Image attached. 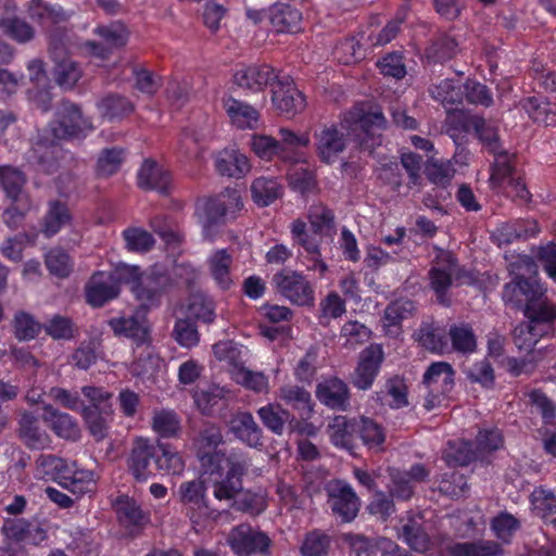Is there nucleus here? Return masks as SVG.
<instances>
[{"instance_id":"obj_18","label":"nucleus","mask_w":556,"mask_h":556,"mask_svg":"<svg viewBox=\"0 0 556 556\" xmlns=\"http://www.w3.org/2000/svg\"><path fill=\"white\" fill-rule=\"evenodd\" d=\"M27 11L29 18L41 26L47 33L60 28L59 26L66 23L70 18V15L62 7L42 0H31Z\"/></svg>"},{"instance_id":"obj_7","label":"nucleus","mask_w":556,"mask_h":556,"mask_svg":"<svg viewBox=\"0 0 556 556\" xmlns=\"http://www.w3.org/2000/svg\"><path fill=\"white\" fill-rule=\"evenodd\" d=\"M276 291L299 306H313L315 291L307 278L295 270L285 268L273 276Z\"/></svg>"},{"instance_id":"obj_37","label":"nucleus","mask_w":556,"mask_h":556,"mask_svg":"<svg viewBox=\"0 0 556 556\" xmlns=\"http://www.w3.org/2000/svg\"><path fill=\"white\" fill-rule=\"evenodd\" d=\"M407 395V386L400 376L389 378L383 388L376 392L377 401L381 404H387L393 409L406 407L408 405Z\"/></svg>"},{"instance_id":"obj_44","label":"nucleus","mask_w":556,"mask_h":556,"mask_svg":"<svg viewBox=\"0 0 556 556\" xmlns=\"http://www.w3.org/2000/svg\"><path fill=\"white\" fill-rule=\"evenodd\" d=\"M282 186L276 178L258 177L251 186L253 201L258 206H268L282 195Z\"/></svg>"},{"instance_id":"obj_48","label":"nucleus","mask_w":556,"mask_h":556,"mask_svg":"<svg viewBox=\"0 0 556 556\" xmlns=\"http://www.w3.org/2000/svg\"><path fill=\"white\" fill-rule=\"evenodd\" d=\"M187 312L190 318L212 324L216 318L215 302L204 293H192L188 299Z\"/></svg>"},{"instance_id":"obj_11","label":"nucleus","mask_w":556,"mask_h":556,"mask_svg":"<svg viewBox=\"0 0 556 556\" xmlns=\"http://www.w3.org/2000/svg\"><path fill=\"white\" fill-rule=\"evenodd\" d=\"M384 361V352L380 344L372 343L358 355L357 365L351 375V383L358 390H369Z\"/></svg>"},{"instance_id":"obj_58","label":"nucleus","mask_w":556,"mask_h":556,"mask_svg":"<svg viewBox=\"0 0 556 556\" xmlns=\"http://www.w3.org/2000/svg\"><path fill=\"white\" fill-rule=\"evenodd\" d=\"M152 428L161 438H176L181 431L180 419L175 412L162 409L154 413Z\"/></svg>"},{"instance_id":"obj_59","label":"nucleus","mask_w":556,"mask_h":556,"mask_svg":"<svg viewBox=\"0 0 556 556\" xmlns=\"http://www.w3.org/2000/svg\"><path fill=\"white\" fill-rule=\"evenodd\" d=\"M417 340L431 352L443 353L447 349L445 331L431 324H425L418 329Z\"/></svg>"},{"instance_id":"obj_51","label":"nucleus","mask_w":556,"mask_h":556,"mask_svg":"<svg viewBox=\"0 0 556 556\" xmlns=\"http://www.w3.org/2000/svg\"><path fill=\"white\" fill-rule=\"evenodd\" d=\"M101 115L109 121L119 119L134 111V104L119 94H108L98 103Z\"/></svg>"},{"instance_id":"obj_47","label":"nucleus","mask_w":556,"mask_h":556,"mask_svg":"<svg viewBox=\"0 0 556 556\" xmlns=\"http://www.w3.org/2000/svg\"><path fill=\"white\" fill-rule=\"evenodd\" d=\"M494 155V164L492 166V173L490 177V184L492 188H504L509 185V178L514 177V154H509L507 151H500Z\"/></svg>"},{"instance_id":"obj_26","label":"nucleus","mask_w":556,"mask_h":556,"mask_svg":"<svg viewBox=\"0 0 556 556\" xmlns=\"http://www.w3.org/2000/svg\"><path fill=\"white\" fill-rule=\"evenodd\" d=\"M138 186L143 190H156L167 193L170 185V174L153 160H144L138 175Z\"/></svg>"},{"instance_id":"obj_56","label":"nucleus","mask_w":556,"mask_h":556,"mask_svg":"<svg viewBox=\"0 0 556 556\" xmlns=\"http://www.w3.org/2000/svg\"><path fill=\"white\" fill-rule=\"evenodd\" d=\"M214 356L230 367L232 378L244 367L241 349L232 341H220L213 346Z\"/></svg>"},{"instance_id":"obj_63","label":"nucleus","mask_w":556,"mask_h":556,"mask_svg":"<svg viewBox=\"0 0 556 556\" xmlns=\"http://www.w3.org/2000/svg\"><path fill=\"white\" fill-rule=\"evenodd\" d=\"M54 77L59 86L72 89L81 77V68L71 58L54 62Z\"/></svg>"},{"instance_id":"obj_20","label":"nucleus","mask_w":556,"mask_h":556,"mask_svg":"<svg viewBox=\"0 0 556 556\" xmlns=\"http://www.w3.org/2000/svg\"><path fill=\"white\" fill-rule=\"evenodd\" d=\"M257 415L263 425L277 435H281L286 429L289 431H300L301 421L279 404H267L257 410Z\"/></svg>"},{"instance_id":"obj_24","label":"nucleus","mask_w":556,"mask_h":556,"mask_svg":"<svg viewBox=\"0 0 556 556\" xmlns=\"http://www.w3.org/2000/svg\"><path fill=\"white\" fill-rule=\"evenodd\" d=\"M18 438L30 450H43L51 443L47 431L41 428L39 419L29 412H24L18 420Z\"/></svg>"},{"instance_id":"obj_52","label":"nucleus","mask_w":556,"mask_h":556,"mask_svg":"<svg viewBox=\"0 0 556 556\" xmlns=\"http://www.w3.org/2000/svg\"><path fill=\"white\" fill-rule=\"evenodd\" d=\"M31 530H35L34 540L42 541L46 539V532L35 527L31 522L23 518L7 519L2 526V532L8 539L15 541H23L31 535Z\"/></svg>"},{"instance_id":"obj_14","label":"nucleus","mask_w":556,"mask_h":556,"mask_svg":"<svg viewBox=\"0 0 556 556\" xmlns=\"http://www.w3.org/2000/svg\"><path fill=\"white\" fill-rule=\"evenodd\" d=\"M523 314L527 321L539 332L553 337L556 332V305L547 300L546 295L535 296L529 304L523 306Z\"/></svg>"},{"instance_id":"obj_46","label":"nucleus","mask_w":556,"mask_h":556,"mask_svg":"<svg viewBox=\"0 0 556 556\" xmlns=\"http://www.w3.org/2000/svg\"><path fill=\"white\" fill-rule=\"evenodd\" d=\"M447 336L452 349L462 354L473 353L477 349V338L472 327L466 323L454 324L450 327Z\"/></svg>"},{"instance_id":"obj_64","label":"nucleus","mask_w":556,"mask_h":556,"mask_svg":"<svg viewBox=\"0 0 556 556\" xmlns=\"http://www.w3.org/2000/svg\"><path fill=\"white\" fill-rule=\"evenodd\" d=\"M279 137L280 159L287 161L293 160V153L309 143V137L306 134L299 135L288 128H280Z\"/></svg>"},{"instance_id":"obj_60","label":"nucleus","mask_w":556,"mask_h":556,"mask_svg":"<svg viewBox=\"0 0 556 556\" xmlns=\"http://www.w3.org/2000/svg\"><path fill=\"white\" fill-rule=\"evenodd\" d=\"M331 546V538L320 530H313L305 534L300 546L302 556H327Z\"/></svg>"},{"instance_id":"obj_34","label":"nucleus","mask_w":556,"mask_h":556,"mask_svg":"<svg viewBox=\"0 0 556 556\" xmlns=\"http://www.w3.org/2000/svg\"><path fill=\"white\" fill-rule=\"evenodd\" d=\"M112 407L98 409L96 406H86L81 409V418L90 435L100 442L109 435L112 419Z\"/></svg>"},{"instance_id":"obj_27","label":"nucleus","mask_w":556,"mask_h":556,"mask_svg":"<svg viewBox=\"0 0 556 556\" xmlns=\"http://www.w3.org/2000/svg\"><path fill=\"white\" fill-rule=\"evenodd\" d=\"M72 222V213L67 204L61 200H50L47 211L40 220V231L51 238Z\"/></svg>"},{"instance_id":"obj_42","label":"nucleus","mask_w":556,"mask_h":556,"mask_svg":"<svg viewBox=\"0 0 556 556\" xmlns=\"http://www.w3.org/2000/svg\"><path fill=\"white\" fill-rule=\"evenodd\" d=\"M50 429L59 437L68 441H78L81 435L77 420L67 413L51 409L47 419Z\"/></svg>"},{"instance_id":"obj_38","label":"nucleus","mask_w":556,"mask_h":556,"mask_svg":"<svg viewBox=\"0 0 556 556\" xmlns=\"http://www.w3.org/2000/svg\"><path fill=\"white\" fill-rule=\"evenodd\" d=\"M451 556H502L504 553L500 543L491 540L453 543L447 546Z\"/></svg>"},{"instance_id":"obj_57","label":"nucleus","mask_w":556,"mask_h":556,"mask_svg":"<svg viewBox=\"0 0 556 556\" xmlns=\"http://www.w3.org/2000/svg\"><path fill=\"white\" fill-rule=\"evenodd\" d=\"M308 220L314 235L329 236L334 231V214L323 204L311 206Z\"/></svg>"},{"instance_id":"obj_10","label":"nucleus","mask_w":556,"mask_h":556,"mask_svg":"<svg viewBox=\"0 0 556 556\" xmlns=\"http://www.w3.org/2000/svg\"><path fill=\"white\" fill-rule=\"evenodd\" d=\"M89 121L83 115L78 104L63 100L55 112V119L51 123V131L56 139L78 138L86 129H90Z\"/></svg>"},{"instance_id":"obj_32","label":"nucleus","mask_w":556,"mask_h":556,"mask_svg":"<svg viewBox=\"0 0 556 556\" xmlns=\"http://www.w3.org/2000/svg\"><path fill=\"white\" fill-rule=\"evenodd\" d=\"M27 181V175L20 167L0 165V186L12 202L23 201L28 195L24 191Z\"/></svg>"},{"instance_id":"obj_41","label":"nucleus","mask_w":556,"mask_h":556,"mask_svg":"<svg viewBox=\"0 0 556 556\" xmlns=\"http://www.w3.org/2000/svg\"><path fill=\"white\" fill-rule=\"evenodd\" d=\"M114 509L118 521L126 527L142 526L149 520L148 515L137 502L127 495H121L116 498Z\"/></svg>"},{"instance_id":"obj_13","label":"nucleus","mask_w":556,"mask_h":556,"mask_svg":"<svg viewBox=\"0 0 556 556\" xmlns=\"http://www.w3.org/2000/svg\"><path fill=\"white\" fill-rule=\"evenodd\" d=\"M279 78L278 72L265 63L242 67L232 76L235 85L252 92L263 91L268 86L273 88Z\"/></svg>"},{"instance_id":"obj_22","label":"nucleus","mask_w":556,"mask_h":556,"mask_svg":"<svg viewBox=\"0 0 556 556\" xmlns=\"http://www.w3.org/2000/svg\"><path fill=\"white\" fill-rule=\"evenodd\" d=\"M332 513L343 522L352 521L359 510L361 502L349 484H342L329 493L328 501Z\"/></svg>"},{"instance_id":"obj_2","label":"nucleus","mask_w":556,"mask_h":556,"mask_svg":"<svg viewBox=\"0 0 556 556\" xmlns=\"http://www.w3.org/2000/svg\"><path fill=\"white\" fill-rule=\"evenodd\" d=\"M151 460L157 471L166 475H177L184 470L185 464L177 451L168 444H150L147 439L137 438L127 458L128 471L138 482L147 481L153 471Z\"/></svg>"},{"instance_id":"obj_55","label":"nucleus","mask_w":556,"mask_h":556,"mask_svg":"<svg viewBox=\"0 0 556 556\" xmlns=\"http://www.w3.org/2000/svg\"><path fill=\"white\" fill-rule=\"evenodd\" d=\"M431 97L444 106L462 103L463 86L458 80L443 79L429 88Z\"/></svg>"},{"instance_id":"obj_4","label":"nucleus","mask_w":556,"mask_h":556,"mask_svg":"<svg viewBox=\"0 0 556 556\" xmlns=\"http://www.w3.org/2000/svg\"><path fill=\"white\" fill-rule=\"evenodd\" d=\"M386 117L380 111L364 112L363 109L354 108L344 114L341 127L362 149L372 151L381 142L379 131L386 128Z\"/></svg>"},{"instance_id":"obj_8","label":"nucleus","mask_w":556,"mask_h":556,"mask_svg":"<svg viewBox=\"0 0 556 556\" xmlns=\"http://www.w3.org/2000/svg\"><path fill=\"white\" fill-rule=\"evenodd\" d=\"M108 325L117 338H125L137 348L152 342L151 324L147 318L146 307L136 308L130 315L113 317Z\"/></svg>"},{"instance_id":"obj_61","label":"nucleus","mask_w":556,"mask_h":556,"mask_svg":"<svg viewBox=\"0 0 556 556\" xmlns=\"http://www.w3.org/2000/svg\"><path fill=\"white\" fill-rule=\"evenodd\" d=\"M548 337L544 332H539L527 320L518 324L513 330V341L519 351H527L534 354L533 348L541 338Z\"/></svg>"},{"instance_id":"obj_17","label":"nucleus","mask_w":556,"mask_h":556,"mask_svg":"<svg viewBox=\"0 0 556 556\" xmlns=\"http://www.w3.org/2000/svg\"><path fill=\"white\" fill-rule=\"evenodd\" d=\"M446 132L457 148L463 147L468 141L467 134L482 125V116L463 111H453L452 108H446Z\"/></svg>"},{"instance_id":"obj_53","label":"nucleus","mask_w":556,"mask_h":556,"mask_svg":"<svg viewBox=\"0 0 556 556\" xmlns=\"http://www.w3.org/2000/svg\"><path fill=\"white\" fill-rule=\"evenodd\" d=\"M93 34L101 38L111 51L126 46L129 31L121 22H112L108 25H99L94 28Z\"/></svg>"},{"instance_id":"obj_43","label":"nucleus","mask_w":556,"mask_h":556,"mask_svg":"<svg viewBox=\"0 0 556 556\" xmlns=\"http://www.w3.org/2000/svg\"><path fill=\"white\" fill-rule=\"evenodd\" d=\"M405 542L418 553H425L431 547V540L421 518H409L402 528Z\"/></svg>"},{"instance_id":"obj_5","label":"nucleus","mask_w":556,"mask_h":556,"mask_svg":"<svg viewBox=\"0 0 556 556\" xmlns=\"http://www.w3.org/2000/svg\"><path fill=\"white\" fill-rule=\"evenodd\" d=\"M206 483L201 479H193L180 483L177 495L182 507V513L194 527L204 528L218 516L213 509L206 496Z\"/></svg>"},{"instance_id":"obj_50","label":"nucleus","mask_w":556,"mask_h":556,"mask_svg":"<svg viewBox=\"0 0 556 556\" xmlns=\"http://www.w3.org/2000/svg\"><path fill=\"white\" fill-rule=\"evenodd\" d=\"M227 501L230 502V500ZM231 501H233L232 507L252 515H258L267 507L265 492L261 489L257 491H244L242 488Z\"/></svg>"},{"instance_id":"obj_28","label":"nucleus","mask_w":556,"mask_h":556,"mask_svg":"<svg viewBox=\"0 0 556 556\" xmlns=\"http://www.w3.org/2000/svg\"><path fill=\"white\" fill-rule=\"evenodd\" d=\"M455 370L446 362L432 363L426 370L422 383L428 390L441 392L443 395H450L455 381Z\"/></svg>"},{"instance_id":"obj_39","label":"nucleus","mask_w":556,"mask_h":556,"mask_svg":"<svg viewBox=\"0 0 556 556\" xmlns=\"http://www.w3.org/2000/svg\"><path fill=\"white\" fill-rule=\"evenodd\" d=\"M291 233L294 242L303 247V249L312 255V260L315 262L313 268L319 269V271L324 274L328 267L319 260V241L308 233L306 224L303 220L295 219L291 224Z\"/></svg>"},{"instance_id":"obj_45","label":"nucleus","mask_w":556,"mask_h":556,"mask_svg":"<svg viewBox=\"0 0 556 556\" xmlns=\"http://www.w3.org/2000/svg\"><path fill=\"white\" fill-rule=\"evenodd\" d=\"M443 458L450 467L467 466L479 458L473 444L467 441H450Z\"/></svg>"},{"instance_id":"obj_33","label":"nucleus","mask_w":556,"mask_h":556,"mask_svg":"<svg viewBox=\"0 0 556 556\" xmlns=\"http://www.w3.org/2000/svg\"><path fill=\"white\" fill-rule=\"evenodd\" d=\"M415 311V303L407 299H400L388 304L382 318L387 334L397 336L401 332L402 321L410 318Z\"/></svg>"},{"instance_id":"obj_12","label":"nucleus","mask_w":556,"mask_h":556,"mask_svg":"<svg viewBox=\"0 0 556 556\" xmlns=\"http://www.w3.org/2000/svg\"><path fill=\"white\" fill-rule=\"evenodd\" d=\"M271 102L280 115L293 117L306 106L304 94L295 88L289 76L280 77L271 88Z\"/></svg>"},{"instance_id":"obj_23","label":"nucleus","mask_w":556,"mask_h":556,"mask_svg":"<svg viewBox=\"0 0 556 556\" xmlns=\"http://www.w3.org/2000/svg\"><path fill=\"white\" fill-rule=\"evenodd\" d=\"M229 429L237 439L251 447L263 445V431L250 412L236 413L229 421Z\"/></svg>"},{"instance_id":"obj_62","label":"nucleus","mask_w":556,"mask_h":556,"mask_svg":"<svg viewBox=\"0 0 556 556\" xmlns=\"http://www.w3.org/2000/svg\"><path fill=\"white\" fill-rule=\"evenodd\" d=\"M174 340L182 348L191 349L198 345L200 333L195 323L190 318H178L172 331Z\"/></svg>"},{"instance_id":"obj_25","label":"nucleus","mask_w":556,"mask_h":556,"mask_svg":"<svg viewBox=\"0 0 556 556\" xmlns=\"http://www.w3.org/2000/svg\"><path fill=\"white\" fill-rule=\"evenodd\" d=\"M215 168L222 176L240 179L251 169L249 159L237 149L226 148L215 157Z\"/></svg>"},{"instance_id":"obj_30","label":"nucleus","mask_w":556,"mask_h":556,"mask_svg":"<svg viewBox=\"0 0 556 556\" xmlns=\"http://www.w3.org/2000/svg\"><path fill=\"white\" fill-rule=\"evenodd\" d=\"M243 206L240 192L237 189L226 188L218 197L206 205L208 218L216 223L222 217H235Z\"/></svg>"},{"instance_id":"obj_9","label":"nucleus","mask_w":556,"mask_h":556,"mask_svg":"<svg viewBox=\"0 0 556 556\" xmlns=\"http://www.w3.org/2000/svg\"><path fill=\"white\" fill-rule=\"evenodd\" d=\"M227 542L238 556H268L273 545L270 538L265 532L248 523L232 528Z\"/></svg>"},{"instance_id":"obj_35","label":"nucleus","mask_w":556,"mask_h":556,"mask_svg":"<svg viewBox=\"0 0 556 556\" xmlns=\"http://www.w3.org/2000/svg\"><path fill=\"white\" fill-rule=\"evenodd\" d=\"M269 21L277 33H296L301 29L302 14L286 3H275L269 9Z\"/></svg>"},{"instance_id":"obj_29","label":"nucleus","mask_w":556,"mask_h":556,"mask_svg":"<svg viewBox=\"0 0 556 556\" xmlns=\"http://www.w3.org/2000/svg\"><path fill=\"white\" fill-rule=\"evenodd\" d=\"M223 106L232 125L239 129H254L260 119L258 111L247 102L232 97L223 99Z\"/></svg>"},{"instance_id":"obj_40","label":"nucleus","mask_w":556,"mask_h":556,"mask_svg":"<svg viewBox=\"0 0 556 556\" xmlns=\"http://www.w3.org/2000/svg\"><path fill=\"white\" fill-rule=\"evenodd\" d=\"M532 510L544 520H556V493L545 486L539 485L530 494Z\"/></svg>"},{"instance_id":"obj_21","label":"nucleus","mask_w":556,"mask_h":556,"mask_svg":"<svg viewBox=\"0 0 556 556\" xmlns=\"http://www.w3.org/2000/svg\"><path fill=\"white\" fill-rule=\"evenodd\" d=\"M316 396L320 403L332 409L345 410L350 405L349 387L343 380L337 377L326 379L318 383Z\"/></svg>"},{"instance_id":"obj_31","label":"nucleus","mask_w":556,"mask_h":556,"mask_svg":"<svg viewBox=\"0 0 556 556\" xmlns=\"http://www.w3.org/2000/svg\"><path fill=\"white\" fill-rule=\"evenodd\" d=\"M232 262V255L226 249L216 250L206 261L211 277L223 291H227L233 286L230 271Z\"/></svg>"},{"instance_id":"obj_36","label":"nucleus","mask_w":556,"mask_h":556,"mask_svg":"<svg viewBox=\"0 0 556 556\" xmlns=\"http://www.w3.org/2000/svg\"><path fill=\"white\" fill-rule=\"evenodd\" d=\"M280 399L294 410L301 419L306 420L313 414V402L311 393L303 387L287 384L279 389Z\"/></svg>"},{"instance_id":"obj_15","label":"nucleus","mask_w":556,"mask_h":556,"mask_svg":"<svg viewBox=\"0 0 556 556\" xmlns=\"http://www.w3.org/2000/svg\"><path fill=\"white\" fill-rule=\"evenodd\" d=\"M121 287L109 273L96 271L85 287L86 301L92 307H102L119 295Z\"/></svg>"},{"instance_id":"obj_19","label":"nucleus","mask_w":556,"mask_h":556,"mask_svg":"<svg viewBox=\"0 0 556 556\" xmlns=\"http://www.w3.org/2000/svg\"><path fill=\"white\" fill-rule=\"evenodd\" d=\"M357 418H348L346 416H336L328 426L331 442L341 448L355 454L358 448V428Z\"/></svg>"},{"instance_id":"obj_49","label":"nucleus","mask_w":556,"mask_h":556,"mask_svg":"<svg viewBox=\"0 0 556 556\" xmlns=\"http://www.w3.org/2000/svg\"><path fill=\"white\" fill-rule=\"evenodd\" d=\"M97 481L98 476L93 470L77 469L72 473H66V477L61 483L72 493L84 495L86 493L96 492Z\"/></svg>"},{"instance_id":"obj_6","label":"nucleus","mask_w":556,"mask_h":556,"mask_svg":"<svg viewBox=\"0 0 556 556\" xmlns=\"http://www.w3.org/2000/svg\"><path fill=\"white\" fill-rule=\"evenodd\" d=\"M465 270L459 266L455 255L445 250H439L433 264L428 271L429 285L435 294L437 302L445 307L451 306L450 289L453 279H462Z\"/></svg>"},{"instance_id":"obj_54","label":"nucleus","mask_w":556,"mask_h":556,"mask_svg":"<svg viewBox=\"0 0 556 556\" xmlns=\"http://www.w3.org/2000/svg\"><path fill=\"white\" fill-rule=\"evenodd\" d=\"M358 444L368 448H380L386 440L383 428L368 417L357 418Z\"/></svg>"},{"instance_id":"obj_1","label":"nucleus","mask_w":556,"mask_h":556,"mask_svg":"<svg viewBox=\"0 0 556 556\" xmlns=\"http://www.w3.org/2000/svg\"><path fill=\"white\" fill-rule=\"evenodd\" d=\"M223 443L217 426L204 427L195 439L198 458L203 471L214 477L213 494L216 500H231L242 490V478L252 467L248 453L232 448L228 453L216 450Z\"/></svg>"},{"instance_id":"obj_16","label":"nucleus","mask_w":556,"mask_h":556,"mask_svg":"<svg viewBox=\"0 0 556 556\" xmlns=\"http://www.w3.org/2000/svg\"><path fill=\"white\" fill-rule=\"evenodd\" d=\"M316 150L325 163H332L346 148V138L336 125H324L315 132Z\"/></svg>"},{"instance_id":"obj_3","label":"nucleus","mask_w":556,"mask_h":556,"mask_svg":"<svg viewBox=\"0 0 556 556\" xmlns=\"http://www.w3.org/2000/svg\"><path fill=\"white\" fill-rule=\"evenodd\" d=\"M514 278L503 289V300L516 308L529 304L535 296L544 295V289L538 281V265L528 255L518 256L510 264Z\"/></svg>"}]
</instances>
